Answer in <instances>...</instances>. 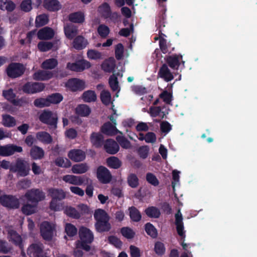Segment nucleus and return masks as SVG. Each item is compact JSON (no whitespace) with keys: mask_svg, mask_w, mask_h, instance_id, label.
Returning a JSON list of instances; mask_svg holds the SVG:
<instances>
[{"mask_svg":"<svg viewBox=\"0 0 257 257\" xmlns=\"http://www.w3.org/2000/svg\"><path fill=\"white\" fill-rule=\"evenodd\" d=\"M49 106L51 104H57L61 102L63 99V96L59 93H54L47 96Z\"/></svg>","mask_w":257,"mask_h":257,"instance_id":"35","label":"nucleus"},{"mask_svg":"<svg viewBox=\"0 0 257 257\" xmlns=\"http://www.w3.org/2000/svg\"><path fill=\"white\" fill-rule=\"evenodd\" d=\"M103 147L106 153L111 155L116 154L119 150L118 144L111 139H107L105 141Z\"/></svg>","mask_w":257,"mask_h":257,"instance_id":"18","label":"nucleus"},{"mask_svg":"<svg viewBox=\"0 0 257 257\" xmlns=\"http://www.w3.org/2000/svg\"><path fill=\"white\" fill-rule=\"evenodd\" d=\"M58 62L55 58H50L45 60L41 64L42 68L48 70L54 69L57 65Z\"/></svg>","mask_w":257,"mask_h":257,"instance_id":"39","label":"nucleus"},{"mask_svg":"<svg viewBox=\"0 0 257 257\" xmlns=\"http://www.w3.org/2000/svg\"><path fill=\"white\" fill-rule=\"evenodd\" d=\"M98 11L101 14L102 17L107 19L111 11L109 5L107 3H103L99 6Z\"/></svg>","mask_w":257,"mask_h":257,"instance_id":"43","label":"nucleus"},{"mask_svg":"<svg viewBox=\"0 0 257 257\" xmlns=\"http://www.w3.org/2000/svg\"><path fill=\"white\" fill-rule=\"evenodd\" d=\"M37 206L38 205L35 203H27L22 206L21 210L23 214L30 215L36 212Z\"/></svg>","mask_w":257,"mask_h":257,"instance_id":"40","label":"nucleus"},{"mask_svg":"<svg viewBox=\"0 0 257 257\" xmlns=\"http://www.w3.org/2000/svg\"><path fill=\"white\" fill-rule=\"evenodd\" d=\"M107 166L110 168L117 169L121 166V162L116 157L112 156L106 159Z\"/></svg>","mask_w":257,"mask_h":257,"instance_id":"34","label":"nucleus"},{"mask_svg":"<svg viewBox=\"0 0 257 257\" xmlns=\"http://www.w3.org/2000/svg\"><path fill=\"white\" fill-rule=\"evenodd\" d=\"M10 170L22 177H25L29 175L30 170V165L28 161L24 159L18 158L14 165H11Z\"/></svg>","mask_w":257,"mask_h":257,"instance_id":"5","label":"nucleus"},{"mask_svg":"<svg viewBox=\"0 0 257 257\" xmlns=\"http://www.w3.org/2000/svg\"><path fill=\"white\" fill-rule=\"evenodd\" d=\"M65 232L68 236L73 237L76 235L77 229L73 224L71 223H67L65 226Z\"/></svg>","mask_w":257,"mask_h":257,"instance_id":"56","label":"nucleus"},{"mask_svg":"<svg viewBox=\"0 0 257 257\" xmlns=\"http://www.w3.org/2000/svg\"><path fill=\"white\" fill-rule=\"evenodd\" d=\"M68 157L74 162H80L85 159L86 154L82 150L74 149L68 152Z\"/></svg>","mask_w":257,"mask_h":257,"instance_id":"16","label":"nucleus"},{"mask_svg":"<svg viewBox=\"0 0 257 257\" xmlns=\"http://www.w3.org/2000/svg\"><path fill=\"white\" fill-rule=\"evenodd\" d=\"M77 33V30L76 28L72 26H67L65 28V34L67 38L70 40L73 39Z\"/></svg>","mask_w":257,"mask_h":257,"instance_id":"55","label":"nucleus"},{"mask_svg":"<svg viewBox=\"0 0 257 257\" xmlns=\"http://www.w3.org/2000/svg\"><path fill=\"white\" fill-rule=\"evenodd\" d=\"M65 214L71 218L79 219L81 217L80 213L74 207L69 206L65 210Z\"/></svg>","mask_w":257,"mask_h":257,"instance_id":"49","label":"nucleus"},{"mask_svg":"<svg viewBox=\"0 0 257 257\" xmlns=\"http://www.w3.org/2000/svg\"><path fill=\"white\" fill-rule=\"evenodd\" d=\"M69 20L74 23H82L85 20L84 15L80 12L73 13L69 15Z\"/></svg>","mask_w":257,"mask_h":257,"instance_id":"37","label":"nucleus"},{"mask_svg":"<svg viewBox=\"0 0 257 257\" xmlns=\"http://www.w3.org/2000/svg\"><path fill=\"white\" fill-rule=\"evenodd\" d=\"M90 141L92 145L96 148H100L103 146H104L105 143L103 136L99 133L95 132L91 133Z\"/></svg>","mask_w":257,"mask_h":257,"instance_id":"20","label":"nucleus"},{"mask_svg":"<svg viewBox=\"0 0 257 257\" xmlns=\"http://www.w3.org/2000/svg\"><path fill=\"white\" fill-rule=\"evenodd\" d=\"M88 44V42L81 35L76 37L73 41V47L76 50H81L84 49Z\"/></svg>","mask_w":257,"mask_h":257,"instance_id":"27","label":"nucleus"},{"mask_svg":"<svg viewBox=\"0 0 257 257\" xmlns=\"http://www.w3.org/2000/svg\"><path fill=\"white\" fill-rule=\"evenodd\" d=\"M124 53V47L121 43L117 44L115 47V56L117 60L121 59Z\"/></svg>","mask_w":257,"mask_h":257,"instance_id":"58","label":"nucleus"},{"mask_svg":"<svg viewBox=\"0 0 257 257\" xmlns=\"http://www.w3.org/2000/svg\"><path fill=\"white\" fill-rule=\"evenodd\" d=\"M23 148L21 146L14 144H8L0 146V156L8 157L14 155L15 153H21Z\"/></svg>","mask_w":257,"mask_h":257,"instance_id":"13","label":"nucleus"},{"mask_svg":"<svg viewBox=\"0 0 257 257\" xmlns=\"http://www.w3.org/2000/svg\"><path fill=\"white\" fill-rule=\"evenodd\" d=\"M145 212L148 217L153 218H158L161 215L160 210L154 206L148 207L145 209Z\"/></svg>","mask_w":257,"mask_h":257,"instance_id":"44","label":"nucleus"},{"mask_svg":"<svg viewBox=\"0 0 257 257\" xmlns=\"http://www.w3.org/2000/svg\"><path fill=\"white\" fill-rule=\"evenodd\" d=\"M0 204L9 209H16L20 207V201L15 196L4 194L0 196Z\"/></svg>","mask_w":257,"mask_h":257,"instance_id":"7","label":"nucleus"},{"mask_svg":"<svg viewBox=\"0 0 257 257\" xmlns=\"http://www.w3.org/2000/svg\"><path fill=\"white\" fill-rule=\"evenodd\" d=\"M54 36V30L51 28L48 27L40 29L37 33V37L41 40H50Z\"/></svg>","mask_w":257,"mask_h":257,"instance_id":"19","label":"nucleus"},{"mask_svg":"<svg viewBox=\"0 0 257 257\" xmlns=\"http://www.w3.org/2000/svg\"><path fill=\"white\" fill-rule=\"evenodd\" d=\"M63 180L66 183L76 185H80L84 182L83 179L80 176L66 175L63 177Z\"/></svg>","mask_w":257,"mask_h":257,"instance_id":"30","label":"nucleus"},{"mask_svg":"<svg viewBox=\"0 0 257 257\" xmlns=\"http://www.w3.org/2000/svg\"><path fill=\"white\" fill-rule=\"evenodd\" d=\"M66 86L73 92L82 91L85 87V82L78 78L69 79L66 84Z\"/></svg>","mask_w":257,"mask_h":257,"instance_id":"15","label":"nucleus"},{"mask_svg":"<svg viewBox=\"0 0 257 257\" xmlns=\"http://www.w3.org/2000/svg\"><path fill=\"white\" fill-rule=\"evenodd\" d=\"M49 17L47 14H43L37 16L35 19V27L40 28L47 25L49 22Z\"/></svg>","mask_w":257,"mask_h":257,"instance_id":"36","label":"nucleus"},{"mask_svg":"<svg viewBox=\"0 0 257 257\" xmlns=\"http://www.w3.org/2000/svg\"><path fill=\"white\" fill-rule=\"evenodd\" d=\"M109 84L113 91H116L118 87L117 78L114 74L110 76L109 78Z\"/></svg>","mask_w":257,"mask_h":257,"instance_id":"64","label":"nucleus"},{"mask_svg":"<svg viewBox=\"0 0 257 257\" xmlns=\"http://www.w3.org/2000/svg\"><path fill=\"white\" fill-rule=\"evenodd\" d=\"M89 167L86 163L77 164L72 167V171L74 174H83L88 170Z\"/></svg>","mask_w":257,"mask_h":257,"instance_id":"42","label":"nucleus"},{"mask_svg":"<svg viewBox=\"0 0 257 257\" xmlns=\"http://www.w3.org/2000/svg\"><path fill=\"white\" fill-rule=\"evenodd\" d=\"M146 181L152 185L156 187L159 185V181L152 173H147L146 176Z\"/></svg>","mask_w":257,"mask_h":257,"instance_id":"52","label":"nucleus"},{"mask_svg":"<svg viewBox=\"0 0 257 257\" xmlns=\"http://www.w3.org/2000/svg\"><path fill=\"white\" fill-rule=\"evenodd\" d=\"M53 45V43L51 42L40 41L38 43L37 47L40 51L44 52L52 49Z\"/></svg>","mask_w":257,"mask_h":257,"instance_id":"48","label":"nucleus"},{"mask_svg":"<svg viewBox=\"0 0 257 257\" xmlns=\"http://www.w3.org/2000/svg\"><path fill=\"white\" fill-rule=\"evenodd\" d=\"M82 98L83 101L86 102H94L97 99L95 91L90 90L84 91L82 94Z\"/></svg>","mask_w":257,"mask_h":257,"instance_id":"41","label":"nucleus"},{"mask_svg":"<svg viewBox=\"0 0 257 257\" xmlns=\"http://www.w3.org/2000/svg\"><path fill=\"white\" fill-rule=\"evenodd\" d=\"M101 132L103 134L108 136H113L117 133L122 134V133L119 131L116 127L110 122L104 123L101 127Z\"/></svg>","mask_w":257,"mask_h":257,"instance_id":"22","label":"nucleus"},{"mask_svg":"<svg viewBox=\"0 0 257 257\" xmlns=\"http://www.w3.org/2000/svg\"><path fill=\"white\" fill-rule=\"evenodd\" d=\"M166 19L165 10L162 11L156 19V26L159 35V47L161 51L164 54H166L168 52L167 40L164 38V36L166 37V35L163 33V28L165 27Z\"/></svg>","mask_w":257,"mask_h":257,"instance_id":"2","label":"nucleus"},{"mask_svg":"<svg viewBox=\"0 0 257 257\" xmlns=\"http://www.w3.org/2000/svg\"><path fill=\"white\" fill-rule=\"evenodd\" d=\"M39 120L44 124H46L52 127L56 128L58 117L56 113L48 110H44L39 116Z\"/></svg>","mask_w":257,"mask_h":257,"instance_id":"9","label":"nucleus"},{"mask_svg":"<svg viewBox=\"0 0 257 257\" xmlns=\"http://www.w3.org/2000/svg\"><path fill=\"white\" fill-rule=\"evenodd\" d=\"M87 55L88 58L91 60H98L102 58L101 53L95 50H88L87 52Z\"/></svg>","mask_w":257,"mask_h":257,"instance_id":"57","label":"nucleus"},{"mask_svg":"<svg viewBox=\"0 0 257 257\" xmlns=\"http://www.w3.org/2000/svg\"><path fill=\"white\" fill-rule=\"evenodd\" d=\"M32 0H23L20 5L21 9L25 12H29L32 9Z\"/></svg>","mask_w":257,"mask_h":257,"instance_id":"62","label":"nucleus"},{"mask_svg":"<svg viewBox=\"0 0 257 257\" xmlns=\"http://www.w3.org/2000/svg\"><path fill=\"white\" fill-rule=\"evenodd\" d=\"M159 97L167 104H170L172 99V94L167 90L160 93Z\"/></svg>","mask_w":257,"mask_h":257,"instance_id":"63","label":"nucleus"},{"mask_svg":"<svg viewBox=\"0 0 257 257\" xmlns=\"http://www.w3.org/2000/svg\"><path fill=\"white\" fill-rule=\"evenodd\" d=\"M158 75L166 82H169L174 79L173 75L166 64H163L161 67Z\"/></svg>","mask_w":257,"mask_h":257,"instance_id":"24","label":"nucleus"},{"mask_svg":"<svg viewBox=\"0 0 257 257\" xmlns=\"http://www.w3.org/2000/svg\"><path fill=\"white\" fill-rule=\"evenodd\" d=\"M25 197L28 201L38 205L40 201L45 199V194L41 189L33 188L27 190Z\"/></svg>","mask_w":257,"mask_h":257,"instance_id":"8","label":"nucleus"},{"mask_svg":"<svg viewBox=\"0 0 257 257\" xmlns=\"http://www.w3.org/2000/svg\"><path fill=\"white\" fill-rule=\"evenodd\" d=\"M115 66V62L113 58L105 60L101 64V68L105 72H113Z\"/></svg>","mask_w":257,"mask_h":257,"instance_id":"29","label":"nucleus"},{"mask_svg":"<svg viewBox=\"0 0 257 257\" xmlns=\"http://www.w3.org/2000/svg\"><path fill=\"white\" fill-rule=\"evenodd\" d=\"M94 218L96 222L94 227L96 231L99 233L109 231L111 225L109 223L110 217L102 209H97L94 213Z\"/></svg>","mask_w":257,"mask_h":257,"instance_id":"1","label":"nucleus"},{"mask_svg":"<svg viewBox=\"0 0 257 257\" xmlns=\"http://www.w3.org/2000/svg\"><path fill=\"white\" fill-rule=\"evenodd\" d=\"M100 99L104 105H109L111 100L110 93L107 90H102L100 93Z\"/></svg>","mask_w":257,"mask_h":257,"instance_id":"53","label":"nucleus"},{"mask_svg":"<svg viewBox=\"0 0 257 257\" xmlns=\"http://www.w3.org/2000/svg\"><path fill=\"white\" fill-rule=\"evenodd\" d=\"M49 195L52 198L50 202V208L53 211H59L61 209V205L57 202L66 197L65 192L61 189L51 188L48 189Z\"/></svg>","mask_w":257,"mask_h":257,"instance_id":"4","label":"nucleus"},{"mask_svg":"<svg viewBox=\"0 0 257 257\" xmlns=\"http://www.w3.org/2000/svg\"><path fill=\"white\" fill-rule=\"evenodd\" d=\"M97 32L101 37L106 38L109 33V29L104 25H100L98 27Z\"/></svg>","mask_w":257,"mask_h":257,"instance_id":"61","label":"nucleus"},{"mask_svg":"<svg viewBox=\"0 0 257 257\" xmlns=\"http://www.w3.org/2000/svg\"><path fill=\"white\" fill-rule=\"evenodd\" d=\"M120 232L122 236L127 239H132L135 235V232L128 227H122L120 229Z\"/></svg>","mask_w":257,"mask_h":257,"instance_id":"51","label":"nucleus"},{"mask_svg":"<svg viewBox=\"0 0 257 257\" xmlns=\"http://www.w3.org/2000/svg\"><path fill=\"white\" fill-rule=\"evenodd\" d=\"M127 183L131 188H137L139 185V180L137 175L134 173L130 174L127 177Z\"/></svg>","mask_w":257,"mask_h":257,"instance_id":"45","label":"nucleus"},{"mask_svg":"<svg viewBox=\"0 0 257 257\" xmlns=\"http://www.w3.org/2000/svg\"><path fill=\"white\" fill-rule=\"evenodd\" d=\"M53 73L52 72L39 70L35 72L33 75V78L37 81H46L52 78Z\"/></svg>","mask_w":257,"mask_h":257,"instance_id":"21","label":"nucleus"},{"mask_svg":"<svg viewBox=\"0 0 257 257\" xmlns=\"http://www.w3.org/2000/svg\"><path fill=\"white\" fill-rule=\"evenodd\" d=\"M45 155L44 150L37 146H33L30 150V156L32 160H41Z\"/></svg>","mask_w":257,"mask_h":257,"instance_id":"26","label":"nucleus"},{"mask_svg":"<svg viewBox=\"0 0 257 257\" xmlns=\"http://www.w3.org/2000/svg\"><path fill=\"white\" fill-rule=\"evenodd\" d=\"M108 242L114 245L115 247L120 248L122 246L121 241L116 236L111 235L108 237Z\"/></svg>","mask_w":257,"mask_h":257,"instance_id":"60","label":"nucleus"},{"mask_svg":"<svg viewBox=\"0 0 257 257\" xmlns=\"http://www.w3.org/2000/svg\"><path fill=\"white\" fill-rule=\"evenodd\" d=\"M43 7L50 12L58 11L61 9V5L58 0H44Z\"/></svg>","mask_w":257,"mask_h":257,"instance_id":"25","label":"nucleus"},{"mask_svg":"<svg viewBox=\"0 0 257 257\" xmlns=\"http://www.w3.org/2000/svg\"><path fill=\"white\" fill-rule=\"evenodd\" d=\"M36 137L38 141L44 144H50L53 142L52 136L48 133L45 131L37 133Z\"/></svg>","mask_w":257,"mask_h":257,"instance_id":"28","label":"nucleus"},{"mask_svg":"<svg viewBox=\"0 0 257 257\" xmlns=\"http://www.w3.org/2000/svg\"><path fill=\"white\" fill-rule=\"evenodd\" d=\"M75 112L78 115L86 117L90 114L91 109L86 104H79L75 108Z\"/></svg>","mask_w":257,"mask_h":257,"instance_id":"33","label":"nucleus"},{"mask_svg":"<svg viewBox=\"0 0 257 257\" xmlns=\"http://www.w3.org/2000/svg\"><path fill=\"white\" fill-rule=\"evenodd\" d=\"M90 67V63L84 59L78 60L74 63L68 62L66 65L67 69L75 72H82Z\"/></svg>","mask_w":257,"mask_h":257,"instance_id":"11","label":"nucleus"},{"mask_svg":"<svg viewBox=\"0 0 257 257\" xmlns=\"http://www.w3.org/2000/svg\"><path fill=\"white\" fill-rule=\"evenodd\" d=\"M145 230L147 234L152 238H156L158 237V230L154 225L150 222H148L145 225Z\"/></svg>","mask_w":257,"mask_h":257,"instance_id":"38","label":"nucleus"},{"mask_svg":"<svg viewBox=\"0 0 257 257\" xmlns=\"http://www.w3.org/2000/svg\"><path fill=\"white\" fill-rule=\"evenodd\" d=\"M79 236L80 241L78 244V247L86 251H89L90 250L89 244L94 240L93 232L86 227L81 226L79 230Z\"/></svg>","mask_w":257,"mask_h":257,"instance_id":"3","label":"nucleus"},{"mask_svg":"<svg viewBox=\"0 0 257 257\" xmlns=\"http://www.w3.org/2000/svg\"><path fill=\"white\" fill-rule=\"evenodd\" d=\"M116 140L120 146L123 149H129L131 146L130 142L123 136H117L116 137Z\"/></svg>","mask_w":257,"mask_h":257,"instance_id":"54","label":"nucleus"},{"mask_svg":"<svg viewBox=\"0 0 257 257\" xmlns=\"http://www.w3.org/2000/svg\"><path fill=\"white\" fill-rule=\"evenodd\" d=\"M54 227L48 221L43 222L40 226L41 235L43 238L47 241L52 240L54 234Z\"/></svg>","mask_w":257,"mask_h":257,"instance_id":"12","label":"nucleus"},{"mask_svg":"<svg viewBox=\"0 0 257 257\" xmlns=\"http://www.w3.org/2000/svg\"><path fill=\"white\" fill-rule=\"evenodd\" d=\"M3 124L5 126L11 127L16 125V121L13 116L5 114L3 115Z\"/></svg>","mask_w":257,"mask_h":257,"instance_id":"46","label":"nucleus"},{"mask_svg":"<svg viewBox=\"0 0 257 257\" xmlns=\"http://www.w3.org/2000/svg\"><path fill=\"white\" fill-rule=\"evenodd\" d=\"M25 68L23 64L12 62L7 67L6 73L11 78H16L21 76L25 72Z\"/></svg>","mask_w":257,"mask_h":257,"instance_id":"6","label":"nucleus"},{"mask_svg":"<svg viewBox=\"0 0 257 257\" xmlns=\"http://www.w3.org/2000/svg\"><path fill=\"white\" fill-rule=\"evenodd\" d=\"M45 87L41 82H27L22 87L23 91L27 94H35L42 91Z\"/></svg>","mask_w":257,"mask_h":257,"instance_id":"10","label":"nucleus"},{"mask_svg":"<svg viewBox=\"0 0 257 257\" xmlns=\"http://www.w3.org/2000/svg\"><path fill=\"white\" fill-rule=\"evenodd\" d=\"M182 59V56L181 54H173L167 56L165 60L169 67L174 70H178L180 65V61Z\"/></svg>","mask_w":257,"mask_h":257,"instance_id":"17","label":"nucleus"},{"mask_svg":"<svg viewBox=\"0 0 257 257\" xmlns=\"http://www.w3.org/2000/svg\"><path fill=\"white\" fill-rule=\"evenodd\" d=\"M96 176L98 180L103 184H107L112 179V175L110 171L103 166H99L97 168Z\"/></svg>","mask_w":257,"mask_h":257,"instance_id":"14","label":"nucleus"},{"mask_svg":"<svg viewBox=\"0 0 257 257\" xmlns=\"http://www.w3.org/2000/svg\"><path fill=\"white\" fill-rule=\"evenodd\" d=\"M34 105L38 108H43L44 107H48L49 103L48 102L47 98H36L34 101Z\"/></svg>","mask_w":257,"mask_h":257,"instance_id":"59","label":"nucleus"},{"mask_svg":"<svg viewBox=\"0 0 257 257\" xmlns=\"http://www.w3.org/2000/svg\"><path fill=\"white\" fill-rule=\"evenodd\" d=\"M3 96L13 105L16 106L21 105L22 100L20 99H15L16 94L14 92L13 89L10 88L3 91Z\"/></svg>","mask_w":257,"mask_h":257,"instance_id":"23","label":"nucleus"},{"mask_svg":"<svg viewBox=\"0 0 257 257\" xmlns=\"http://www.w3.org/2000/svg\"><path fill=\"white\" fill-rule=\"evenodd\" d=\"M55 164L58 167L66 168L71 166V163L69 159L62 157L57 158L55 160Z\"/></svg>","mask_w":257,"mask_h":257,"instance_id":"47","label":"nucleus"},{"mask_svg":"<svg viewBox=\"0 0 257 257\" xmlns=\"http://www.w3.org/2000/svg\"><path fill=\"white\" fill-rule=\"evenodd\" d=\"M8 236L15 245H18L20 247L22 245V239L18 232L14 229H9L8 230Z\"/></svg>","mask_w":257,"mask_h":257,"instance_id":"31","label":"nucleus"},{"mask_svg":"<svg viewBox=\"0 0 257 257\" xmlns=\"http://www.w3.org/2000/svg\"><path fill=\"white\" fill-rule=\"evenodd\" d=\"M131 220L133 222H138L142 219L140 211L135 206L130 207L128 209Z\"/></svg>","mask_w":257,"mask_h":257,"instance_id":"32","label":"nucleus"},{"mask_svg":"<svg viewBox=\"0 0 257 257\" xmlns=\"http://www.w3.org/2000/svg\"><path fill=\"white\" fill-rule=\"evenodd\" d=\"M154 251L159 256H162L166 251L164 244L159 241H156L154 245Z\"/></svg>","mask_w":257,"mask_h":257,"instance_id":"50","label":"nucleus"}]
</instances>
